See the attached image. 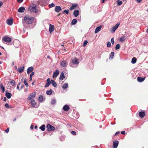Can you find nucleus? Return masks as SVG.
<instances>
[{
	"label": "nucleus",
	"instance_id": "f257e3e1",
	"mask_svg": "<svg viewBox=\"0 0 148 148\" xmlns=\"http://www.w3.org/2000/svg\"><path fill=\"white\" fill-rule=\"evenodd\" d=\"M79 63L78 59L75 58L72 60L71 62L70 63V66L72 67L76 68L78 66Z\"/></svg>",
	"mask_w": 148,
	"mask_h": 148
},
{
	"label": "nucleus",
	"instance_id": "f03ea898",
	"mask_svg": "<svg viewBox=\"0 0 148 148\" xmlns=\"http://www.w3.org/2000/svg\"><path fill=\"white\" fill-rule=\"evenodd\" d=\"M34 17H30L29 16H25L24 18V21L26 23L28 24L32 23L34 19Z\"/></svg>",
	"mask_w": 148,
	"mask_h": 148
},
{
	"label": "nucleus",
	"instance_id": "7ed1b4c3",
	"mask_svg": "<svg viewBox=\"0 0 148 148\" xmlns=\"http://www.w3.org/2000/svg\"><path fill=\"white\" fill-rule=\"evenodd\" d=\"M29 10L30 12L37 13V11L36 10V6L35 4H32L30 5L29 8Z\"/></svg>",
	"mask_w": 148,
	"mask_h": 148
},
{
	"label": "nucleus",
	"instance_id": "20e7f679",
	"mask_svg": "<svg viewBox=\"0 0 148 148\" xmlns=\"http://www.w3.org/2000/svg\"><path fill=\"white\" fill-rule=\"evenodd\" d=\"M47 127L48 131H53L55 130V127L50 124H48L47 125Z\"/></svg>",
	"mask_w": 148,
	"mask_h": 148
},
{
	"label": "nucleus",
	"instance_id": "39448f33",
	"mask_svg": "<svg viewBox=\"0 0 148 148\" xmlns=\"http://www.w3.org/2000/svg\"><path fill=\"white\" fill-rule=\"evenodd\" d=\"M120 25V23H118L114 27H113L111 29V32L113 33L114 32L116 29L118 28L119 26Z\"/></svg>",
	"mask_w": 148,
	"mask_h": 148
},
{
	"label": "nucleus",
	"instance_id": "423d86ee",
	"mask_svg": "<svg viewBox=\"0 0 148 148\" xmlns=\"http://www.w3.org/2000/svg\"><path fill=\"white\" fill-rule=\"evenodd\" d=\"M2 40L4 41L5 42H11L12 39L11 38L7 37V36H4L2 38Z\"/></svg>",
	"mask_w": 148,
	"mask_h": 148
},
{
	"label": "nucleus",
	"instance_id": "0eeeda50",
	"mask_svg": "<svg viewBox=\"0 0 148 148\" xmlns=\"http://www.w3.org/2000/svg\"><path fill=\"white\" fill-rule=\"evenodd\" d=\"M46 81L47 82L45 84V85L44 86L45 88H47L51 84V79L50 78H48L47 79Z\"/></svg>",
	"mask_w": 148,
	"mask_h": 148
},
{
	"label": "nucleus",
	"instance_id": "6e6552de",
	"mask_svg": "<svg viewBox=\"0 0 148 148\" xmlns=\"http://www.w3.org/2000/svg\"><path fill=\"white\" fill-rule=\"evenodd\" d=\"M13 19L11 18L8 19L6 21V23L8 25H11L13 24Z\"/></svg>",
	"mask_w": 148,
	"mask_h": 148
},
{
	"label": "nucleus",
	"instance_id": "1a4fd4ad",
	"mask_svg": "<svg viewBox=\"0 0 148 148\" xmlns=\"http://www.w3.org/2000/svg\"><path fill=\"white\" fill-rule=\"evenodd\" d=\"M30 103L32 107L37 108L38 106L36 105V103L35 100L32 99L31 100Z\"/></svg>",
	"mask_w": 148,
	"mask_h": 148
},
{
	"label": "nucleus",
	"instance_id": "9d476101",
	"mask_svg": "<svg viewBox=\"0 0 148 148\" xmlns=\"http://www.w3.org/2000/svg\"><path fill=\"white\" fill-rule=\"evenodd\" d=\"M36 94V92L32 93H31L27 98V100H32V98H34L35 97Z\"/></svg>",
	"mask_w": 148,
	"mask_h": 148
},
{
	"label": "nucleus",
	"instance_id": "9b49d317",
	"mask_svg": "<svg viewBox=\"0 0 148 148\" xmlns=\"http://www.w3.org/2000/svg\"><path fill=\"white\" fill-rule=\"evenodd\" d=\"M62 10L60 6H56L55 7V11L57 13L60 12Z\"/></svg>",
	"mask_w": 148,
	"mask_h": 148
},
{
	"label": "nucleus",
	"instance_id": "f8f14e48",
	"mask_svg": "<svg viewBox=\"0 0 148 148\" xmlns=\"http://www.w3.org/2000/svg\"><path fill=\"white\" fill-rule=\"evenodd\" d=\"M119 144V141L117 140H115L113 141V148H116Z\"/></svg>",
	"mask_w": 148,
	"mask_h": 148
},
{
	"label": "nucleus",
	"instance_id": "ddd939ff",
	"mask_svg": "<svg viewBox=\"0 0 148 148\" xmlns=\"http://www.w3.org/2000/svg\"><path fill=\"white\" fill-rule=\"evenodd\" d=\"M78 6L77 3H73L72 4L71 7H70L69 9L70 10H72L75 9V7H77Z\"/></svg>",
	"mask_w": 148,
	"mask_h": 148
},
{
	"label": "nucleus",
	"instance_id": "4468645a",
	"mask_svg": "<svg viewBox=\"0 0 148 148\" xmlns=\"http://www.w3.org/2000/svg\"><path fill=\"white\" fill-rule=\"evenodd\" d=\"M24 68V66H23L22 67H19L17 69V71L20 73H22L23 71Z\"/></svg>",
	"mask_w": 148,
	"mask_h": 148
},
{
	"label": "nucleus",
	"instance_id": "2eb2a0df",
	"mask_svg": "<svg viewBox=\"0 0 148 148\" xmlns=\"http://www.w3.org/2000/svg\"><path fill=\"white\" fill-rule=\"evenodd\" d=\"M34 70V68L32 66H30L28 68L27 70V73L28 74H29Z\"/></svg>",
	"mask_w": 148,
	"mask_h": 148
},
{
	"label": "nucleus",
	"instance_id": "dca6fc26",
	"mask_svg": "<svg viewBox=\"0 0 148 148\" xmlns=\"http://www.w3.org/2000/svg\"><path fill=\"white\" fill-rule=\"evenodd\" d=\"M67 64L66 61H63L61 62L60 65L62 67H65Z\"/></svg>",
	"mask_w": 148,
	"mask_h": 148
},
{
	"label": "nucleus",
	"instance_id": "f3484780",
	"mask_svg": "<svg viewBox=\"0 0 148 148\" xmlns=\"http://www.w3.org/2000/svg\"><path fill=\"white\" fill-rule=\"evenodd\" d=\"M59 73V71L58 70H56V71L53 73V75L52 76L53 78H54V77H57Z\"/></svg>",
	"mask_w": 148,
	"mask_h": 148
},
{
	"label": "nucleus",
	"instance_id": "a211bd4d",
	"mask_svg": "<svg viewBox=\"0 0 148 148\" xmlns=\"http://www.w3.org/2000/svg\"><path fill=\"white\" fill-rule=\"evenodd\" d=\"M69 108H70L69 106L67 105H65L63 108V109L65 111H67L69 110Z\"/></svg>",
	"mask_w": 148,
	"mask_h": 148
},
{
	"label": "nucleus",
	"instance_id": "6ab92c4d",
	"mask_svg": "<svg viewBox=\"0 0 148 148\" xmlns=\"http://www.w3.org/2000/svg\"><path fill=\"white\" fill-rule=\"evenodd\" d=\"M145 79V77H137V79L138 81V82H141L144 80Z\"/></svg>",
	"mask_w": 148,
	"mask_h": 148
},
{
	"label": "nucleus",
	"instance_id": "aec40b11",
	"mask_svg": "<svg viewBox=\"0 0 148 148\" xmlns=\"http://www.w3.org/2000/svg\"><path fill=\"white\" fill-rule=\"evenodd\" d=\"M79 11L76 10H75L73 12V14L75 17H77L79 14Z\"/></svg>",
	"mask_w": 148,
	"mask_h": 148
},
{
	"label": "nucleus",
	"instance_id": "412c9836",
	"mask_svg": "<svg viewBox=\"0 0 148 148\" xmlns=\"http://www.w3.org/2000/svg\"><path fill=\"white\" fill-rule=\"evenodd\" d=\"M53 90L50 89L49 90H47L46 91V93L47 95H51L53 93Z\"/></svg>",
	"mask_w": 148,
	"mask_h": 148
},
{
	"label": "nucleus",
	"instance_id": "4be33fe9",
	"mask_svg": "<svg viewBox=\"0 0 148 148\" xmlns=\"http://www.w3.org/2000/svg\"><path fill=\"white\" fill-rule=\"evenodd\" d=\"M139 116L141 118H143L145 115V112L143 111H141L139 112Z\"/></svg>",
	"mask_w": 148,
	"mask_h": 148
},
{
	"label": "nucleus",
	"instance_id": "5701e85b",
	"mask_svg": "<svg viewBox=\"0 0 148 148\" xmlns=\"http://www.w3.org/2000/svg\"><path fill=\"white\" fill-rule=\"evenodd\" d=\"M12 95L11 93L7 91L5 93V96L8 98L10 99Z\"/></svg>",
	"mask_w": 148,
	"mask_h": 148
},
{
	"label": "nucleus",
	"instance_id": "b1692460",
	"mask_svg": "<svg viewBox=\"0 0 148 148\" xmlns=\"http://www.w3.org/2000/svg\"><path fill=\"white\" fill-rule=\"evenodd\" d=\"M49 25L50 26L49 27V32L51 33L54 30V26L51 24H50Z\"/></svg>",
	"mask_w": 148,
	"mask_h": 148
},
{
	"label": "nucleus",
	"instance_id": "393cba45",
	"mask_svg": "<svg viewBox=\"0 0 148 148\" xmlns=\"http://www.w3.org/2000/svg\"><path fill=\"white\" fill-rule=\"evenodd\" d=\"M25 10V8L23 7H20L18 10V11L19 12H23Z\"/></svg>",
	"mask_w": 148,
	"mask_h": 148
},
{
	"label": "nucleus",
	"instance_id": "a878e982",
	"mask_svg": "<svg viewBox=\"0 0 148 148\" xmlns=\"http://www.w3.org/2000/svg\"><path fill=\"white\" fill-rule=\"evenodd\" d=\"M65 76L64 73L63 72L61 73L59 79L62 80H63Z\"/></svg>",
	"mask_w": 148,
	"mask_h": 148
},
{
	"label": "nucleus",
	"instance_id": "bb28decb",
	"mask_svg": "<svg viewBox=\"0 0 148 148\" xmlns=\"http://www.w3.org/2000/svg\"><path fill=\"white\" fill-rule=\"evenodd\" d=\"M101 26H99L97 27L95 29V33H97L98 32H99L101 30Z\"/></svg>",
	"mask_w": 148,
	"mask_h": 148
},
{
	"label": "nucleus",
	"instance_id": "cd10ccee",
	"mask_svg": "<svg viewBox=\"0 0 148 148\" xmlns=\"http://www.w3.org/2000/svg\"><path fill=\"white\" fill-rule=\"evenodd\" d=\"M51 84L52 85L55 87H57V84L55 80H51Z\"/></svg>",
	"mask_w": 148,
	"mask_h": 148
},
{
	"label": "nucleus",
	"instance_id": "c85d7f7f",
	"mask_svg": "<svg viewBox=\"0 0 148 148\" xmlns=\"http://www.w3.org/2000/svg\"><path fill=\"white\" fill-rule=\"evenodd\" d=\"M68 86V84L67 83H66L63 84L62 88L63 89L67 88Z\"/></svg>",
	"mask_w": 148,
	"mask_h": 148
},
{
	"label": "nucleus",
	"instance_id": "c756f323",
	"mask_svg": "<svg viewBox=\"0 0 148 148\" xmlns=\"http://www.w3.org/2000/svg\"><path fill=\"white\" fill-rule=\"evenodd\" d=\"M77 22V20L76 19H73L71 22V25H75Z\"/></svg>",
	"mask_w": 148,
	"mask_h": 148
},
{
	"label": "nucleus",
	"instance_id": "7c9ffc66",
	"mask_svg": "<svg viewBox=\"0 0 148 148\" xmlns=\"http://www.w3.org/2000/svg\"><path fill=\"white\" fill-rule=\"evenodd\" d=\"M40 129L42 131H44L45 130V125L43 124L40 127H39Z\"/></svg>",
	"mask_w": 148,
	"mask_h": 148
},
{
	"label": "nucleus",
	"instance_id": "2f4dec72",
	"mask_svg": "<svg viewBox=\"0 0 148 148\" xmlns=\"http://www.w3.org/2000/svg\"><path fill=\"white\" fill-rule=\"evenodd\" d=\"M39 3H40V4L45 5V4L46 3V2L45 0H39Z\"/></svg>",
	"mask_w": 148,
	"mask_h": 148
},
{
	"label": "nucleus",
	"instance_id": "473e14b6",
	"mask_svg": "<svg viewBox=\"0 0 148 148\" xmlns=\"http://www.w3.org/2000/svg\"><path fill=\"white\" fill-rule=\"evenodd\" d=\"M136 58L135 57H134L132 59L131 63L132 64H134L136 62Z\"/></svg>",
	"mask_w": 148,
	"mask_h": 148
},
{
	"label": "nucleus",
	"instance_id": "72a5a7b5",
	"mask_svg": "<svg viewBox=\"0 0 148 148\" xmlns=\"http://www.w3.org/2000/svg\"><path fill=\"white\" fill-rule=\"evenodd\" d=\"M43 97L42 95H40L39 96L38 101L39 102H42L43 100Z\"/></svg>",
	"mask_w": 148,
	"mask_h": 148
},
{
	"label": "nucleus",
	"instance_id": "f704fd0d",
	"mask_svg": "<svg viewBox=\"0 0 148 148\" xmlns=\"http://www.w3.org/2000/svg\"><path fill=\"white\" fill-rule=\"evenodd\" d=\"M125 37L124 36H122L120 38L119 40L121 42H123L125 41Z\"/></svg>",
	"mask_w": 148,
	"mask_h": 148
},
{
	"label": "nucleus",
	"instance_id": "c9c22d12",
	"mask_svg": "<svg viewBox=\"0 0 148 148\" xmlns=\"http://www.w3.org/2000/svg\"><path fill=\"white\" fill-rule=\"evenodd\" d=\"M69 10H64L62 12V14H64L66 13L67 15H68L69 14Z\"/></svg>",
	"mask_w": 148,
	"mask_h": 148
},
{
	"label": "nucleus",
	"instance_id": "e433bc0d",
	"mask_svg": "<svg viewBox=\"0 0 148 148\" xmlns=\"http://www.w3.org/2000/svg\"><path fill=\"white\" fill-rule=\"evenodd\" d=\"M114 53L113 52H112L110 54L109 58L112 59L113 58Z\"/></svg>",
	"mask_w": 148,
	"mask_h": 148
},
{
	"label": "nucleus",
	"instance_id": "4c0bfd02",
	"mask_svg": "<svg viewBox=\"0 0 148 148\" xmlns=\"http://www.w3.org/2000/svg\"><path fill=\"white\" fill-rule=\"evenodd\" d=\"M12 86H15V85L16 83L15 81L14 80H12L10 82Z\"/></svg>",
	"mask_w": 148,
	"mask_h": 148
},
{
	"label": "nucleus",
	"instance_id": "58836bf2",
	"mask_svg": "<svg viewBox=\"0 0 148 148\" xmlns=\"http://www.w3.org/2000/svg\"><path fill=\"white\" fill-rule=\"evenodd\" d=\"M51 103L52 105L55 104L56 103V100L54 99H52L51 101Z\"/></svg>",
	"mask_w": 148,
	"mask_h": 148
},
{
	"label": "nucleus",
	"instance_id": "ea45409f",
	"mask_svg": "<svg viewBox=\"0 0 148 148\" xmlns=\"http://www.w3.org/2000/svg\"><path fill=\"white\" fill-rule=\"evenodd\" d=\"M1 88L2 90V92H5V88L3 86L2 84H1Z\"/></svg>",
	"mask_w": 148,
	"mask_h": 148
},
{
	"label": "nucleus",
	"instance_id": "a19ab883",
	"mask_svg": "<svg viewBox=\"0 0 148 148\" xmlns=\"http://www.w3.org/2000/svg\"><path fill=\"white\" fill-rule=\"evenodd\" d=\"M55 5L54 4L52 3L50 4H49L48 5V7L49 8H51L54 7Z\"/></svg>",
	"mask_w": 148,
	"mask_h": 148
},
{
	"label": "nucleus",
	"instance_id": "79ce46f5",
	"mask_svg": "<svg viewBox=\"0 0 148 148\" xmlns=\"http://www.w3.org/2000/svg\"><path fill=\"white\" fill-rule=\"evenodd\" d=\"M117 5H120L122 4V2L121 1H120L119 0H117Z\"/></svg>",
	"mask_w": 148,
	"mask_h": 148
},
{
	"label": "nucleus",
	"instance_id": "37998d69",
	"mask_svg": "<svg viewBox=\"0 0 148 148\" xmlns=\"http://www.w3.org/2000/svg\"><path fill=\"white\" fill-rule=\"evenodd\" d=\"M24 83L25 84V85L27 86L28 87V83L26 82V79L25 78L24 79Z\"/></svg>",
	"mask_w": 148,
	"mask_h": 148
},
{
	"label": "nucleus",
	"instance_id": "c03bdc74",
	"mask_svg": "<svg viewBox=\"0 0 148 148\" xmlns=\"http://www.w3.org/2000/svg\"><path fill=\"white\" fill-rule=\"evenodd\" d=\"M120 48V45L119 44H117L115 47V49L117 50Z\"/></svg>",
	"mask_w": 148,
	"mask_h": 148
},
{
	"label": "nucleus",
	"instance_id": "a18cd8bd",
	"mask_svg": "<svg viewBox=\"0 0 148 148\" xmlns=\"http://www.w3.org/2000/svg\"><path fill=\"white\" fill-rule=\"evenodd\" d=\"M88 42L86 40H85L83 43V47L85 46L86 45Z\"/></svg>",
	"mask_w": 148,
	"mask_h": 148
},
{
	"label": "nucleus",
	"instance_id": "49530a36",
	"mask_svg": "<svg viewBox=\"0 0 148 148\" xmlns=\"http://www.w3.org/2000/svg\"><path fill=\"white\" fill-rule=\"evenodd\" d=\"M111 43L110 42H108L107 45V47H110L111 46Z\"/></svg>",
	"mask_w": 148,
	"mask_h": 148
},
{
	"label": "nucleus",
	"instance_id": "de8ad7c7",
	"mask_svg": "<svg viewBox=\"0 0 148 148\" xmlns=\"http://www.w3.org/2000/svg\"><path fill=\"white\" fill-rule=\"evenodd\" d=\"M71 133L73 135H76V132L75 131H72L71 132Z\"/></svg>",
	"mask_w": 148,
	"mask_h": 148
},
{
	"label": "nucleus",
	"instance_id": "09e8293b",
	"mask_svg": "<svg viewBox=\"0 0 148 148\" xmlns=\"http://www.w3.org/2000/svg\"><path fill=\"white\" fill-rule=\"evenodd\" d=\"M5 106L7 108H10V107L9 106V105L7 103L5 104Z\"/></svg>",
	"mask_w": 148,
	"mask_h": 148
},
{
	"label": "nucleus",
	"instance_id": "8fccbe9b",
	"mask_svg": "<svg viewBox=\"0 0 148 148\" xmlns=\"http://www.w3.org/2000/svg\"><path fill=\"white\" fill-rule=\"evenodd\" d=\"M111 42L112 44H114V38H112L111 39Z\"/></svg>",
	"mask_w": 148,
	"mask_h": 148
},
{
	"label": "nucleus",
	"instance_id": "3c124183",
	"mask_svg": "<svg viewBox=\"0 0 148 148\" xmlns=\"http://www.w3.org/2000/svg\"><path fill=\"white\" fill-rule=\"evenodd\" d=\"M9 128H7V129L6 130H5V132L7 133L9 132Z\"/></svg>",
	"mask_w": 148,
	"mask_h": 148
},
{
	"label": "nucleus",
	"instance_id": "603ef678",
	"mask_svg": "<svg viewBox=\"0 0 148 148\" xmlns=\"http://www.w3.org/2000/svg\"><path fill=\"white\" fill-rule=\"evenodd\" d=\"M34 72H32L30 75V77H32V76L34 75Z\"/></svg>",
	"mask_w": 148,
	"mask_h": 148
},
{
	"label": "nucleus",
	"instance_id": "864d4df0",
	"mask_svg": "<svg viewBox=\"0 0 148 148\" xmlns=\"http://www.w3.org/2000/svg\"><path fill=\"white\" fill-rule=\"evenodd\" d=\"M23 0H17V2L20 3H22L23 2Z\"/></svg>",
	"mask_w": 148,
	"mask_h": 148
},
{
	"label": "nucleus",
	"instance_id": "5fc2aeb1",
	"mask_svg": "<svg viewBox=\"0 0 148 148\" xmlns=\"http://www.w3.org/2000/svg\"><path fill=\"white\" fill-rule=\"evenodd\" d=\"M121 134H125V131H122L121 132Z\"/></svg>",
	"mask_w": 148,
	"mask_h": 148
},
{
	"label": "nucleus",
	"instance_id": "6e6d98bb",
	"mask_svg": "<svg viewBox=\"0 0 148 148\" xmlns=\"http://www.w3.org/2000/svg\"><path fill=\"white\" fill-rule=\"evenodd\" d=\"M143 0H136V1L138 3H139L141 2Z\"/></svg>",
	"mask_w": 148,
	"mask_h": 148
},
{
	"label": "nucleus",
	"instance_id": "4d7b16f0",
	"mask_svg": "<svg viewBox=\"0 0 148 148\" xmlns=\"http://www.w3.org/2000/svg\"><path fill=\"white\" fill-rule=\"evenodd\" d=\"M119 133H120L119 132H117L115 134V136H116L118 134H119Z\"/></svg>",
	"mask_w": 148,
	"mask_h": 148
},
{
	"label": "nucleus",
	"instance_id": "13d9d810",
	"mask_svg": "<svg viewBox=\"0 0 148 148\" xmlns=\"http://www.w3.org/2000/svg\"><path fill=\"white\" fill-rule=\"evenodd\" d=\"M7 100V99L6 97H4L3 98V101H5Z\"/></svg>",
	"mask_w": 148,
	"mask_h": 148
},
{
	"label": "nucleus",
	"instance_id": "bf43d9fd",
	"mask_svg": "<svg viewBox=\"0 0 148 148\" xmlns=\"http://www.w3.org/2000/svg\"><path fill=\"white\" fill-rule=\"evenodd\" d=\"M3 5V3L1 2H0V7H1Z\"/></svg>",
	"mask_w": 148,
	"mask_h": 148
},
{
	"label": "nucleus",
	"instance_id": "052dcab7",
	"mask_svg": "<svg viewBox=\"0 0 148 148\" xmlns=\"http://www.w3.org/2000/svg\"><path fill=\"white\" fill-rule=\"evenodd\" d=\"M24 85H23L21 86V87L20 88L21 90L23 88V87H24Z\"/></svg>",
	"mask_w": 148,
	"mask_h": 148
},
{
	"label": "nucleus",
	"instance_id": "680f3d73",
	"mask_svg": "<svg viewBox=\"0 0 148 148\" xmlns=\"http://www.w3.org/2000/svg\"><path fill=\"white\" fill-rule=\"evenodd\" d=\"M32 77H30V78H29V81H32Z\"/></svg>",
	"mask_w": 148,
	"mask_h": 148
},
{
	"label": "nucleus",
	"instance_id": "e2e57ef3",
	"mask_svg": "<svg viewBox=\"0 0 148 148\" xmlns=\"http://www.w3.org/2000/svg\"><path fill=\"white\" fill-rule=\"evenodd\" d=\"M17 89L19 90H21L20 89H19L18 86H17Z\"/></svg>",
	"mask_w": 148,
	"mask_h": 148
},
{
	"label": "nucleus",
	"instance_id": "0e129e2a",
	"mask_svg": "<svg viewBox=\"0 0 148 148\" xmlns=\"http://www.w3.org/2000/svg\"><path fill=\"white\" fill-rule=\"evenodd\" d=\"M30 128L32 129L33 128V126L32 125H31L30 126Z\"/></svg>",
	"mask_w": 148,
	"mask_h": 148
},
{
	"label": "nucleus",
	"instance_id": "69168bd1",
	"mask_svg": "<svg viewBox=\"0 0 148 148\" xmlns=\"http://www.w3.org/2000/svg\"><path fill=\"white\" fill-rule=\"evenodd\" d=\"M21 82H19V83H18V85H17V86H19V85H21Z\"/></svg>",
	"mask_w": 148,
	"mask_h": 148
},
{
	"label": "nucleus",
	"instance_id": "338daca9",
	"mask_svg": "<svg viewBox=\"0 0 148 148\" xmlns=\"http://www.w3.org/2000/svg\"><path fill=\"white\" fill-rule=\"evenodd\" d=\"M47 58L48 59H50V56H47Z\"/></svg>",
	"mask_w": 148,
	"mask_h": 148
},
{
	"label": "nucleus",
	"instance_id": "774afa93",
	"mask_svg": "<svg viewBox=\"0 0 148 148\" xmlns=\"http://www.w3.org/2000/svg\"><path fill=\"white\" fill-rule=\"evenodd\" d=\"M16 118H15L13 119V121L14 122H15L16 121Z\"/></svg>",
	"mask_w": 148,
	"mask_h": 148
}]
</instances>
